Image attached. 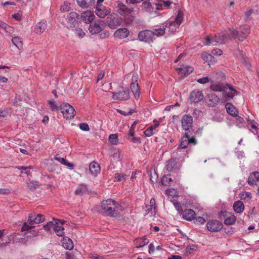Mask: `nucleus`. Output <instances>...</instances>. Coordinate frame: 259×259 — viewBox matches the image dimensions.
Segmentation results:
<instances>
[{"label":"nucleus","instance_id":"47","mask_svg":"<svg viewBox=\"0 0 259 259\" xmlns=\"http://www.w3.org/2000/svg\"><path fill=\"white\" fill-rule=\"evenodd\" d=\"M12 43L19 49H20L22 47V42L21 38L19 37H14L12 39Z\"/></svg>","mask_w":259,"mask_h":259},{"label":"nucleus","instance_id":"12","mask_svg":"<svg viewBox=\"0 0 259 259\" xmlns=\"http://www.w3.org/2000/svg\"><path fill=\"white\" fill-rule=\"evenodd\" d=\"M228 32H222L217 34H214L215 37L216 41H218L219 44H224L231 40V35H230Z\"/></svg>","mask_w":259,"mask_h":259},{"label":"nucleus","instance_id":"42","mask_svg":"<svg viewBox=\"0 0 259 259\" xmlns=\"http://www.w3.org/2000/svg\"><path fill=\"white\" fill-rule=\"evenodd\" d=\"M64 229L63 227L59 226L57 223L54 225V230L59 236H63L64 235Z\"/></svg>","mask_w":259,"mask_h":259},{"label":"nucleus","instance_id":"13","mask_svg":"<svg viewBox=\"0 0 259 259\" xmlns=\"http://www.w3.org/2000/svg\"><path fill=\"white\" fill-rule=\"evenodd\" d=\"M193 143L195 145L197 143L196 140L194 137H190L189 132H186L185 136L182 138L180 146L181 148H185L189 144Z\"/></svg>","mask_w":259,"mask_h":259},{"label":"nucleus","instance_id":"56","mask_svg":"<svg viewBox=\"0 0 259 259\" xmlns=\"http://www.w3.org/2000/svg\"><path fill=\"white\" fill-rule=\"evenodd\" d=\"M79 128L84 131H89L90 130V127L89 125L87 123H81L79 125Z\"/></svg>","mask_w":259,"mask_h":259},{"label":"nucleus","instance_id":"38","mask_svg":"<svg viewBox=\"0 0 259 259\" xmlns=\"http://www.w3.org/2000/svg\"><path fill=\"white\" fill-rule=\"evenodd\" d=\"M220 98L215 94H210L208 95L209 105L213 106L220 102Z\"/></svg>","mask_w":259,"mask_h":259},{"label":"nucleus","instance_id":"33","mask_svg":"<svg viewBox=\"0 0 259 259\" xmlns=\"http://www.w3.org/2000/svg\"><path fill=\"white\" fill-rule=\"evenodd\" d=\"M131 90L134 95L136 99L138 100L140 97V88L138 83L132 82L131 84Z\"/></svg>","mask_w":259,"mask_h":259},{"label":"nucleus","instance_id":"62","mask_svg":"<svg viewBox=\"0 0 259 259\" xmlns=\"http://www.w3.org/2000/svg\"><path fill=\"white\" fill-rule=\"evenodd\" d=\"M49 104L52 108V109L54 111L58 110V107L55 105V102L53 101H50Z\"/></svg>","mask_w":259,"mask_h":259},{"label":"nucleus","instance_id":"19","mask_svg":"<svg viewBox=\"0 0 259 259\" xmlns=\"http://www.w3.org/2000/svg\"><path fill=\"white\" fill-rule=\"evenodd\" d=\"M81 17L85 23L89 24L94 19L95 15L93 11H87L81 14Z\"/></svg>","mask_w":259,"mask_h":259},{"label":"nucleus","instance_id":"23","mask_svg":"<svg viewBox=\"0 0 259 259\" xmlns=\"http://www.w3.org/2000/svg\"><path fill=\"white\" fill-rule=\"evenodd\" d=\"M178 25V14L175 18V21H169L165 27L168 29V31L171 33L175 32L177 30V25Z\"/></svg>","mask_w":259,"mask_h":259},{"label":"nucleus","instance_id":"11","mask_svg":"<svg viewBox=\"0 0 259 259\" xmlns=\"http://www.w3.org/2000/svg\"><path fill=\"white\" fill-rule=\"evenodd\" d=\"M104 28L103 21L101 20L96 21L93 25H90L89 30L92 34H97L101 32Z\"/></svg>","mask_w":259,"mask_h":259},{"label":"nucleus","instance_id":"60","mask_svg":"<svg viewBox=\"0 0 259 259\" xmlns=\"http://www.w3.org/2000/svg\"><path fill=\"white\" fill-rule=\"evenodd\" d=\"M195 222L197 224H204L205 223L206 221L203 218L198 217L196 218Z\"/></svg>","mask_w":259,"mask_h":259},{"label":"nucleus","instance_id":"41","mask_svg":"<svg viewBox=\"0 0 259 259\" xmlns=\"http://www.w3.org/2000/svg\"><path fill=\"white\" fill-rule=\"evenodd\" d=\"M54 159L58 161L61 164H64L68 167L72 168L73 166V165L71 163L67 161L66 159L63 157H61L58 155H56L54 157Z\"/></svg>","mask_w":259,"mask_h":259},{"label":"nucleus","instance_id":"63","mask_svg":"<svg viewBox=\"0 0 259 259\" xmlns=\"http://www.w3.org/2000/svg\"><path fill=\"white\" fill-rule=\"evenodd\" d=\"M253 13V10H251V9H248L247 10L245 13V19H250V17L251 16V15H252V14Z\"/></svg>","mask_w":259,"mask_h":259},{"label":"nucleus","instance_id":"44","mask_svg":"<svg viewBox=\"0 0 259 259\" xmlns=\"http://www.w3.org/2000/svg\"><path fill=\"white\" fill-rule=\"evenodd\" d=\"M165 28L164 27L155 29H153V31H152V32L153 33V39L155 38V36H160L163 35L165 33Z\"/></svg>","mask_w":259,"mask_h":259},{"label":"nucleus","instance_id":"10","mask_svg":"<svg viewBox=\"0 0 259 259\" xmlns=\"http://www.w3.org/2000/svg\"><path fill=\"white\" fill-rule=\"evenodd\" d=\"M193 123V118L190 115H185L182 119V127L186 131H188L189 133L190 132V130L192 128Z\"/></svg>","mask_w":259,"mask_h":259},{"label":"nucleus","instance_id":"45","mask_svg":"<svg viewBox=\"0 0 259 259\" xmlns=\"http://www.w3.org/2000/svg\"><path fill=\"white\" fill-rule=\"evenodd\" d=\"M161 183L163 186H168L172 182V179L169 175H165L161 179Z\"/></svg>","mask_w":259,"mask_h":259},{"label":"nucleus","instance_id":"6","mask_svg":"<svg viewBox=\"0 0 259 259\" xmlns=\"http://www.w3.org/2000/svg\"><path fill=\"white\" fill-rule=\"evenodd\" d=\"M107 23L110 28L115 29L122 23V19L116 15H111L107 18Z\"/></svg>","mask_w":259,"mask_h":259},{"label":"nucleus","instance_id":"31","mask_svg":"<svg viewBox=\"0 0 259 259\" xmlns=\"http://www.w3.org/2000/svg\"><path fill=\"white\" fill-rule=\"evenodd\" d=\"M202 58L203 60L208 63V64L210 65V64H213L217 61V59L214 58L212 54H208L206 53H204L202 54Z\"/></svg>","mask_w":259,"mask_h":259},{"label":"nucleus","instance_id":"36","mask_svg":"<svg viewBox=\"0 0 259 259\" xmlns=\"http://www.w3.org/2000/svg\"><path fill=\"white\" fill-rule=\"evenodd\" d=\"M226 108L228 114L233 116H237L238 111L235 107L232 104L230 103H227L226 105Z\"/></svg>","mask_w":259,"mask_h":259},{"label":"nucleus","instance_id":"1","mask_svg":"<svg viewBox=\"0 0 259 259\" xmlns=\"http://www.w3.org/2000/svg\"><path fill=\"white\" fill-rule=\"evenodd\" d=\"M120 206L118 203L111 199L103 200L101 203L103 213L106 215L111 217L117 216V211Z\"/></svg>","mask_w":259,"mask_h":259},{"label":"nucleus","instance_id":"64","mask_svg":"<svg viewBox=\"0 0 259 259\" xmlns=\"http://www.w3.org/2000/svg\"><path fill=\"white\" fill-rule=\"evenodd\" d=\"M117 111L118 113H119L121 115H125V116L131 115L133 113V112L132 111H130L128 112H126V111L120 110V109H117Z\"/></svg>","mask_w":259,"mask_h":259},{"label":"nucleus","instance_id":"8","mask_svg":"<svg viewBox=\"0 0 259 259\" xmlns=\"http://www.w3.org/2000/svg\"><path fill=\"white\" fill-rule=\"evenodd\" d=\"M138 38L141 41L150 43L153 40V33L150 30L142 31L139 32Z\"/></svg>","mask_w":259,"mask_h":259},{"label":"nucleus","instance_id":"46","mask_svg":"<svg viewBox=\"0 0 259 259\" xmlns=\"http://www.w3.org/2000/svg\"><path fill=\"white\" fill-rule=\"evenodd\" d=\"M236 220V217L233 214L230 215L228 216L227 218L224 221V223L226 225H232L233 224Z\"/></svg>","mask_w":259,"mask_h":259},{"label":"nucleus","instance_id":"21","mask_svg":"<svg viewBox=\"0 0 259 259\" xmlns=\"http://www.w3.org/2000/svg\"><path fill=\"white\" fill-rule=\"evenodd\" d=\"M47 23L45 20H41L38 22L35 26L34 32L37 34H41L47 28Z\"/></svg>","mask_w":259,"mask_h":259},{"label":"nucleus","instance_id":"16","mask_svg":"<svg viewBox=\"0 0 259 259\" xmlns=\"http://www.w3.org/2000/svg\"><path fill=\"white\" fill-rule=\"evenodd\" d=\"M222 224L217 220L209 221L207 224V229L211 232L219 231L222 229Z\"/></svg>","mask_w":259,"mask_h":259},{"label":"nucleus","instance_id":"57","mask_svg":"<svg viewBox=\"0 0 259 259\" xmlns=\"http://www.w3.org/2000/svg\"><path fill=\"white\" fill-rule=\"evenodd\" d=\"M55 224L51 221L48 222L46 225L44 226L45 231H49L52 227H54Z\"/></svg>","mask_w":259,"mask_h":259},{"label":"nucleus","instance_id":"14","mask_svg":"<svg viewBox=\"0 0 259 259\" xmlns=\"http://www.w3.org/2000/svg\"><path fill=\"white\" fill-rule=\"evenodd\" d=\"M79 17V15L74 12H70L67 15L66 20L67 23L70 24V27L73 28L78 24L77 20Z\"/></svg>","mask_w":259,"mask_h":259},{"label":"nucleus","instance_id":"25","mask_svg":"<svg viewBox=\"0 0 259 259\" xmlns=\"http://www.w3.org/2000/svg\"><path fill=\"white\" fill-rule=\"evenodd\" d=\"M129 31L126 28H120L117 30L114 33L115 36L119 38H124L128 36Z\"/></svg>","mask_w":259,"mask_h":259},{"label":"nucleus","instance_id":"37","mask_svg":"<svg viewBox=\"0 0 259 259\" xmlns=\"http://www.w3.org/2000/svg\"><path fill=\"white\" fill-rule=\"evenodd\" d=\"M77 2L80 7L85 8L94 4L95 0H77Z\"/></svg>","mask_w":259,"mask_h":259},{"label":"nucleus","instance_id":"3","mask_svg":"<svg viewBox=\"0 0 259 259\" xmlns=\"http://www.w3.org/2000/svg\"><path fill=\"white\" fill-rule=\"evenodd\" d=\"M229 31L231 35V37L237 38L239 40H243L245 39L250 33V28L247 25H244L240 26L238 30L232 29H229Z\"/></svg>","mask_w":259,"mask_h":259},{"label":"nucleus","instance_id":"20","mask_svg":"<svg viewBox=\"0 0 259 259\" xmlns=\"http://www.w3.org/2000/svg\"><path fill=\"white\" fill-rule=\"evenodd\" d=\"M190 98L191 101L197 103L203 99V95L201 91L194 90L191 93Z\"/></svg>","mask_w":259,"mask_h":259},{"label":"nucleus","instance_id":"5","mask_svg":"<svg viewBox=\"0 0 259 259\" xmlns=\"http://www.w3.org/2000/svg\"><path fill=\"white\" fill-rule=\"evenodd\" d=\"M168 200L172 202L176 209L178 210V191L174 188H169L166 190Z\"/></svg>","mask_w":259,"mask_h":259},{"label":"nucleus","instance_id":"9","mask_svg":"<svg viewBox=\"0 0 259 259\" xmlns=\"http://www.w3.org/2000/svg\"><path fill=\"white\" fill-rule=\"evenodd\" d=\"M45 219L44 216L41 214L35 213H30L28 217V222L30 225L34 226L35 224L43 222Z\"/></svg>","mask_w":259,"mask_h":259},{"label":"nucleus","instance_id":"53","mask_svg":"<svg viewBox=\"0 0 259 259\" xmlns=\"http://www.w3.org/2000/svg\"><path fill=\"white\" fill-rule=\"evenodd\" d=\"M37 186V182L35 181H31L28 183V187L31 190H35Z\"/></svg>","mask_w":259,"mask_h":259},{"label":"nucleus","instance_id":"17","mask_svg":"<svg viewBox=\"0 0 259 259\" xmlns=\"http://www.w3.org/2000/svg\"><path fill=\"white\" fill-rule=\"evenodd\" d=\"M193 70L192 66L183 65L179 68V79L189 75Z\"/></svg>","mask_w":259,"mask_h":259},{"label":"nucleus","instance_id":"24","mask_svg":"<svg viewBox=\"0 0 259 259\" xmlns=\"http://www.w3.org/2000/svg\"><path fill=\"white\" fill-rule=\"evenodd\" d=\"M167 169L169 171H176L178 169L177 161L176 159L171 158L167 161Z\"/></svg>","mask_w":259,"mask_h":259},{"label":"nucleus","instance_id":"2","mask_svg":"<svg viewBox=\"0 0 259 259\" xmlns=\"http://www.w3.org/2000/svg\"><path fill=\"white\" fill-rule=\"evenodd\" d=\"M210 89L215 92H223L225 98L226 97L233 98L237 94L235 90L228 84H225L221 82H215L211 84Z\"/></svg>","mask_w":259,"mask_h":259},{"label":"nucleus","instance_id":"54","mask_svg":"<svg viewBox=\"0 0 259 259\" xmlns=\"http://www.w3.org/2000/svg\"><path fill=\"white\" fill-rule=\"evenodd\" d=\"M52 164L55 167L53 169V168L50 169V170L52 171H54L57 174H59L61 172V168L60 167L59 165L56 164H55L54 162H52Z\"/></svg>","mask_w":259,"mask_h":259},{"label":"nucleus","instance_id":"29","mask_svg":"<svg viewBox=\"0 0 259 259\" xmlns=\"http://www.w3.org/2000/svg\"><path fill=\"white\" fill-rule=\"evenodd\" d=\"M172 2L170 1H160L158 3L155 4L156 10H162L163 9H168Z\"/></svg>","mask_w":259,"mask_h":259},{"label":"nucleus","instance_id":"30","mask_svg":"<svg viewBox=\"0 0 259 259\" xmlns=\"http://www.w3.org/2000/svg\"><path fill=\"white\" fill-rule=\"evenodd\" d=\"M149 240L146 238H136L134 240V243L137 248H140L144 246L149 243Z\"/></svg>","mask_w":259,"mask_h":259},{"label":"nucleus","instance_id":"50","mask_svg":"<svg viewBox=\"0 0 259 259\" xmlns=\"http://www.w3.org/2000/svg\"><path fill=\"white\" fill-rule=\"evenodd\" d=\"M126 176L124 174L116 173L114 176V181L120 182L126 179Z\"/></svg>","mask_w":259,"mask_h":259},{"label":"nucleus","instance_id":"43","mask_svg":"<svg viewBox=\"0 0 259 259\" xmlns=\"http://www.w3.org/2000/svg\"><path fill=\"white\" fill-rule=\"evenodd\" d=\"M239 195L241 200L246 201L249 200L252 197L251 194L250 192L246 191L241 192Z\"/></svg>","mask_w":259,"mask_h":259},{"label":"nucleus","instance_id":"48","mask_svg":"<svg viewBox=\"0 0 259 259\" xmlns=\"http://www.w3.org/2000/svg\"><path fill=\"white\" fill-rule=\"evenodd\" d=\"M34 227V226H33V225L29 224L27 221V222H25L23 224V225L21 227V230L22 232L23 231H28Z\"/></svg>","mask_w":259,"mask_h":259},{"label":"nucleus","instance_id":"35","mask_svg":"<svg viewBox=\"0 0 259 259\" xmlns=\"http://www.w3.org/2000/svg\"><path fill=\"white\" fill-rule=\"evenodd\" d=\"M62 245L64 248L68 250H71L73 248V242L71 239L68 237L63 238Z\"/></svg>","mask_w":259,"mask_h":259},{"label":"nucleus","instance_id":"26","mask_svg":"<svg viewBox=\"0 0 259 259\" xmlns=\"http://www.w3.org/2000/svg\"><path fill=\"white\" fill-rule=\"evenodd\" d=\"M183 218L188 221H191L195 215V211L191 209H186L182 213Z\"/></svg>","mask_w":259,"mask_h":259},{"label":"nucleus","instance_id":"40","mask_svg":"<svg viewBox=\"0 0 259 259\" xmlns=\"http://www.w3.org/2000/svg\"><path fill=\"white\" fill-rule=\"evenodd\" d=\"M141 7L143 10L149 13H151L154 9L151 3L147 1L143 3Z\"/></svg>","mask_w":259,"mask_h":259},{"label":"nucleus","instance_id":"39","mask_svg":"<svg viewBox=\"0 0 259 259\" xmlns=\"http://www.w3.org/2000/svg\"><path fill=\"white\" fill-rule=\"evenodd\" d=\"M88 191L87 185L84 184L79 185L75 191L76 195H82L86 193Z\"/></svg>","mask_w":259,"mask_h":259},{"label":"nucleus","instance_id":"32","mask_svg":"<svg viewBox=\"0 0 259 259\" xmlns=\"http://www.w3.org/2000/svg\"><path fill=\"white\" fill-rule=\"evenodd\" d=\"M233 209L236 212L241 213L244 209V205L241 201L238 200L234 202Z\"/></svg>","mask_w":259,"mask_h":259},{"label":"nucleus","instance_id":"51","mask_svg":"<svg viewBox=\"0 0 259 259\" xmlns=\"http://www.w3.org/2000/svg\"><path fill=\"white\" fill-rule=\"evenodd\" d=\"M236 117V125L239 127H241L243 126V123L244 122V119L243 118H242L240 116H235Z\"/></svg>","mask_w":259,"mask_h":259},{"label":"nucleus","instance_id":"49","mask_svg":"<svg viewBox=\"0 0 259 259\" xmlns=\"http://www.w3.org/2000/svg\"><path fill=\"white\" fill-rule=\"evenodd\" d=\"M109 141L113 145H116L118 143V136L117 134H111L109 137Z\"/></svg>","mask_w":259,"mask_h":259},{"label":"nucleus","instance_id":"58","mask_svg":"<svg viewBox=\"0 0 259 259\" xmlns=\"http://www.w3.org/2000/svg\"><path fill=\"white\" fill-rule=\"evenodd\" d=\"M153 127L152 126H151V127H150L149 128L147 129L144 132V134H145V136L147 137H150L152 135H153Z\"/></svg>","mask_w":259,"mask_h":259},{"label":"nucleus","instance_id":"7","mask_svg":"<svg viewBox=\"0 0 259 259\" xmlns=\"http://www.w3.org/2000/svg\"><path fill=\"white\" fill-rule=\"evenodd\" d=\"M123 89L122 91H120L118 92H113L112 94V98L114 100H127L130 98V92L128 89Z\"/></svg>","mask_w":259,"mask_h":259},{"label":"nucleus","instance_id":"18","mask_svg":"<svg viewBox=\"0 0 259 259\" xmlns=\"http://www.w3.org/2000/svg\"><path fill=\"white\" fill-rule=\"evenodd\" d=\"M111 12L110 9H107L103 5H99V7H97L96 10V15L102 18H105L106 16L110 14Z\"/></svg>","mask_w":259,"mask_h":259},{"label":"nucleus","instance_id":"15","mask_svg":"<svg viewBox=\"0 0 259 259\" xmlns=\"http://www.w3.org/2000/svg\"><path fill=\"white\" fill-rule=\"evenodd\" d=\"M117 12L121 15L124 16L125 17L132 16L133 13V10L127 8L122 3H118Z\"/></svg>","mask_w":259,"mask_h":259},{"label":"nucleus","instance_id":"61","mask_svg":"<svg viewBox=\"0 0 259 259\" xmlns=\"http://www.w3.org/2000/svg\"><path fill=\"white\" fill-rule=\"evenodd\" d=\"M211 54H212V55L221 56V55H222L223 52L221 50L219 49H215L212 51Z\"/></svg>","mask_w":259,"mask_h":259},{"label":"nucleus","instance_id":"22","mask_svg":"<svg viewBox=\"0 0 259 259\" xmlns=\"http://www.w3.org/2000/svg\"><path fill=\"white\" fill-rule=\"evenodd\" d=\"M38 232V231H30L24 233L23 235V237H22L20 239V242L21 244H26L28 241L29 238H32L37 235Z\"/></svg>","mask_w":259,"mask_h":259},{"label":"nucleus","instance_id":"59","mask_svg":"<svg viewBox=\"0 0 259 259\" xmlns=\"http://www.w3.org/2000/svg\"><path fill=\"white\" fill-rule=\"evenodd\" d=\"M197 81L201 84H205L209 81V79L207 77H204L197 80Z\"/></svg>","mask_w":259,"mask_h":259},{"label":"nucleus","instance_id":"28","mask_svg":"<svg viewBox=\"0 0 259 259\" xmlns=\"http://www.w3.org/2000/svg\"><path fill=\"white\" fill-rule=\"evenodd\" d=\"M89 170L93 176H96L100 171V165L97 162H92L90 165Z\"/></svg>","mask_w":259,"mask_h":259},{"label":"nucleus","instance_id":"4","mask_svg":"<svg viewBox=\"0 0 259 259\" xmlns=\"http://www.w3.org/2000/svg\"><path fill=\"white\" fill-rule=\"evenodd\" d=\"M60 110L65 118L70 119L75 115V109L68 103H64L61 105Z\"/></svg>","mask_w":259,"mask_h":259},{"label":"nucleus","instance_id":"34","mask_svg":"<svg viewBox=\"0 0 259 259\" xmlns=\"http://www.w3.org/2000/svg\"><path fill=\"white\" fill-rule=\"evenodd\" d=\"M214 34H211L207 36L205 38L204 44L206 46L212 45L217 46L218 45V41H216Z\"/></svg>","mask_w":259,"mask_h":259},{"label":"nucleus","instance_id":"55","mask_svg":"<svg viewBox=\"0 0 259 259\" xmlns=\"http://www.w3.org/2000/svg\"><path fill=\"white\" fill-rule=\"evenodd\" d=\"M75 33L79 37H80V38H82L83 37L84 35H85V33L80 28H77V29H75Z\"/></svg>","mask_w":259,"mask_h":259},{"label":"nucleus","instance_id":"27","mask_svg":"<svg viewBox=\"0 0 259 259\" xmlns=\"http://www.w3.org/2000/svg\"><path fill=\"white\" fill-rule=\"evenodd\" d=\"M259 181V172L254 171L250 175L248 179V183L250 185H255Z\"/></svg>","mask_w":259,"mask_h":259},{"label":"nucleus","instance_id":"52","mask_svg":"<svg viewBox=\"0 0 259 259\" xmlns=\"http://www.w3.org/2000/svg\"><path fill=\"white\" fill-rule=\"evenodd\" d=\"M70 3L67 1L64 2V4L61 7V10L64 12H67L69 10Z\"/></svg>","mask_w":259,"mask_h":259}]
</instances>
